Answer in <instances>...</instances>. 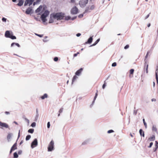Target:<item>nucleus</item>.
<instances>
[{
  "instance_id": "bb28decb",
  "label": "nucleus",
  "mask_w": 158,
  "mask_h": 158,
  "mask_svg": "<svg viewBox=\"0 0 158 158\" xmlns=\"http://www.w3.org/2000/svg\"><path fill=\"white\" fill-rule=\"evenodd\" d=\"M98 90H97V92H96V93L95 94V96L94 97V101L93 102V103H94L95 100V99H96V98L97 97V96H98Z\"/></svg>"
},
{
  "instance_id": "0eeeda50",
  "label": "nucleus",
  "mask_w": 158,
  "mask_h": 158,
  "mask_svg": "<svg viewBox=\"0 0 158 158\" xmlns=\"http://www.w3.org/2000/svg\"><path fill=\"white\" fill-rule=\"evenodd\" d=\"M38 145V141L36 139H34V141L31 143V147L32 148H33L36 147Z\"/></svg>"
},
{
  "instance_id": "1a4fd4ad",
  "label": "nucleus",
  "mask_w": 158,
  "mask_h": 158,
  "mask_svg": "<svg viewBox=\"0 0 158 158\" xmlns=\"http://www.w3.org/2000/svg\"><path fill=\"white\" fill-rule=\"evenodd\" d=\"M43 11V6L41 5L40 6L35 10V12L36 13H40L38 14V15H40V13Z\"/></svg>"
},
{
  "instance_id": "6e6552de",
  "label": "nucleus",
  "mask_w": 158,
  "mask_h": 158,
  "mask_svg": "<svg viewBox=\"0 0 158 158\" xmlns=\"http://www.w3.org/2000/svg\"><path fill=\"white\" fill-rule=\"evenodd\" d=\"M24 4V6H26L28 5L30 6L33 3L35 0H25Z\"/></svg>"
},
{
  "instance_id": "aec40b11",
  "label": "nucleus",
  "mask_w": 158,
  "mask_h": 158,
  "mask_svg": "<svg viewBox=\"0 0 158 158\" xmlns=\"http://www.w3.org/2000/svg\"><path fill=\"white\" fill-rule=\"evenodd\" d=\"M99 41H100V39H98L96 41V42L94 43L93 44H92L91 45H90V47H91V46H94L95 45L97 44V43L99 42Z\"/></svg>"
},
{
  "instance_id": "58836bf2",
  "label": "nucleus",
  "mask_w": 158,
  "mask_h": 158,
  "mask_svg": "<svg viewBox=\"0 0 158 158\" xmlns=\"http://www.w3.org/2000/svg\"><path fill=\"white\" fill-rule=\"evenodd\" d=\"M71 19V17L70 16H68L65 17V19L66 20H68Z\"/></svg>"
},
{
  "instance_id": "338daca9",
  "label": "nucleus",
  "mask_w": 158,
  "mask_h": 158,
  "mask_svg": "<svg viewBox=\"0 0 158 158\" xmlns=\"http://www.w3.org/2000/svg\"><path fill=\"white\" fill-rule=\"evenodd\" d=\"M156 145H158V142H157V141H156Z\"/></svg>"
},
{
  "instance_id": "ea45409f",
  "label": "nucleus",
  "mask_w": 158,
  "mask_h": 158,
  "mask_svg": "<svg viewBox=\"0 0 158 158\" xmlns=\"http://www.w3.org/2000/svg\"><path fill=\"white\" fill-rule=\"evenodd\" d=\"M117 65V64L116 62H114L112 64V66L113 67L116 66Z\"/></svg>"
},
{
  "instance_id": "4c0bfd02",
  "label": "nucleus",
  "mask_w": 158,
  "mask_h": 158,
  "mask_svg": "<svg viewBox=\"0 0 158 158\" xmlns=\"http://www.w3.org/2000/svg\"><path fill=\"white\" fill-rule=\"evenodd\" d=\"M48 36H46L45 37V38L43 40V41L44 42H47L48 41V40H46V39L48 38Z\"/></svg>"
},
{
  "instance_id": "f3484780",
  "label": "nucleus",
  "mask_w": 158,
  "mask_h": 158,
  "mask_svg": "<svg viewBox=\"0 0 158 158\" xmlns=\"http://www.w3.org/2000/svg\"><path fill=\"white\" fill-rule=\"evenodd\" d=\"M139 133L141 136H142L143 137H144V134L142 129H140L139 130Z\"/></svg>"
},
{
  "instance_id": "4d7b16f0",
  "label": "nucleus",
  "mask_w": 158,
  "mask_h": 158,
  "mask_svg": "<svg viewBox=\"0 0 158 158\" xmlns=\"http://www.w3.org/2000/svg\"><path fill=\"white\" fill-rule=\"evenodd\" d=\"M137 111H135V110H134V113H133V114L135 115H136L137 114Z\"/></svg>"
},
{
  "instance_id": "79ce46f5",
  "label": "nucleus",
  "mask_w": 158,
  "mask_h": 158,
  "mask_svg": "<svg viewBox=\"0 0 158 158\" xmlns=\"http://www.w3.org/2000/svg\"><path fill=\"white\" fill-rule=\"evenodd\" d=\"M2 20L3 22H6V19L3 17L2 19Z\"/></svg>"
},
{
  "instance_id": "69168bd1",
  "label": "nucleus",
  "mask_w": 158,
  "mask_h": 158,
  "mask_svg": "<svg viewBox=\"0 0 158 158\" xmlns=\"http://www.w3.org/2000/svg\"><path fill=\"white\" fill-rule=\"evenodd\" d=\"M76 18V17H75L73 18H72L71 19L73 20H74Z\"/></svg>"
},
{
  "instance_id": "7c9ffc66",
  "label": "nucleus",
  "mask_w": 158,
  "mask_h": 158,
  "mask_svg": "<svg viewBox=\"0 0 158 158\" xmlns=\"http://www.w3.org/2000/svg\"><path fill=\"white\" fill-rule=\"evenodd\" d=\"M9 38H10L13 40L15 39H16V37L15 36L13 35L12 34H11L10 36V37H9Z\"/></svg>"
},
{
  "instance_id": "39448f33",
  "label": "nucleus",
  "mask_w": 158,
  "mask_h": 158,
  "mask_svg": "<svg viewBox=\"0 0 158 158\" xmlns=\"http://www.w3.org/2000/svg\"><path fill=\"white\" fill-rule=\"evenodd\" d=\"M87 3V0H81L79 1V4L81 7L83 8L86 6Z\"/></svg>"
},
{
  "instance_id": "4be33fe9",
  "label": "nucleus",
  "mask_w": 158,
  "mask_h": 158,
  "mask_svg": "<svg viewBox=\"0 0 158 158\" xmlns=\"http://www.w3.org/2000/svg\"><path fill=\"white\" fill-rule=\"evenodd\" d=\"M14 45H16L19 47H20V46L19 44L17 43H12L11 44V47H13Z\"/></svg>"
},
{
  "instance_id": "bf43d9fd",
  "label": "nucleus",
  "mask_w": 158,
  "mask_h": 158,
  "mask_svg": "<svg viewBox=\"0 0 158 158\" xmlns=\"http://www.w3.org/2000/svg\"><path fill=\"white\" fill-rule=\"evenodd\" d=\"M151 101L152 102H153V101L155 102L156 101V99L154 98H152V99Z\"/></svg>"
},
{
  "instance_id": "72a5a7b5",
  "label": "nucleus",
  "mask_w": 158,
  "mask_h": 158,
  "mask_svg": "<svg viewBox=\"0 0 158 158\" xmlns=\"http://www.w3.org/2000/svg\"><path fill=\"white\" fill-rule=\"evenodd\" d=\"M31 126L33 127H35L36 126V123L35 122L32 123L31 124Z\"/></svg>"
},
{
  "instance_id": "7ed1b4c3",
  "label": "nucleus",
  "mask_w": 158,
  "mask_h": 158,
  "mask_svg": "<svg viewBox=\"0 0 158 158\" xmlns=\"http://www.w3.org/2000/svg\"><path fill=\"white\" fill-rule=\"evenodd\" d=\"M95 8V6L94 4H91L87 6L83 14L91 12V11L93 10Z\"/></svg>"
},
{
  "instance_id": "5fc2aeb1",
  "label": "nucleus",
  "mask_w": 158,
  "mask_h": 158,
  "mask_svg": "<svg viewBox=\"0 0 158 158\" xmlns=\"http://www.w3.org/2000/svg\"><path fill=\"white\" fill-rule=\"evenodd\" d=\"M79 54V52H78L77 53H75V54H74V55H73V56L74 57H76V56L77 54Z\"/></svg>"
},
{
  "instance_id": "423d86ee",
  "label": "nucleus",
  "mask_w": 158,
  "mask_h": 158,
  "mask_svg": "<svg viewBox=\"0 0 158 158\" xmlns=\"http://www.w3.org/2000/svg\"><path fill=\"white\" fill-rule=\"evenodd\" d=\"M78 12V9L76 6H74L71 10V13L72 14L75 15Z\"/></svg>"
},
{
  "instance_id": "a18cd8bd",
  "label": "nucleus",
  "mask_w": 158,
  "mask_h": 158,
  "mask_svg": "<svg viewBox=\"0 0 158 158\" xmlns=\"http://www.w3.org/2000/svg\"><path fill=\"white\" fill-rule=\"evenodd\" d=\"M153 144V143L152 142H151L150 143L149 146L148 147V148H150L152 147V146Z\"/></svg>"
},
{
  "instance_id": "a878e982",
  "label": "nucleus",
  "mask_w": 158,
  "mask_h": 158,
  "mask_svg": "<svg viewBox=\"0 0 158 158\" xmlns=\"http://www.w3.org/2000/svg\"><path fill=\"white\" fill-rule=\"evenodd\" d=\"M152 130L156 132H157V129L156 127L154 125H153L152 127Z\"/></svg>"
},
{
  "instance_id": "c9c22d12",
  "label": "nucleus",
  "mask_w": 158,
  "mask_h": 158,
  "mask_svg": "<svg viewBox=\"0 0 158 158\" xmlns=\"http://www.w3.org/2000/svg\"><path fill=\"white\" fill-rule=\"evenodd\" d=\"M63 109H64L63 108V107L61 108L60 109V110H59V113H62V112H63Z\"/></svg>"
},
{
  "instance_id": "e2e57ef3",
  "label": "nucleus",
  "mask_w": 158,
  "mask_h": 158,
  "mask_svg": "<svg viewBox=\"0 0 158 158\" xmlns=\"http://www.w3.org/2000/svg\"><path fill=\"white\" fill-rule=\"evenodd\" d=\"M5 113L6 114H10L9 112H7V111L5 112Z\"/></svg>"
},
{
  "instance_id": "c85d7f7f",
  "label": "nucleus",
  "mask_w": 158,
  "mask_h": 158,
  "mask_svg": "<svg viewBox=\"0 0 158 158\" xmlns=\"http://www.w3.org/2000/svg\"><path fill=\"white\" fill-rule=\"evenodd\" d=\"M31 138V136L30 135H28L27 136L26 138V140L27 141L29 140Z\"/></svg>"
},
{
  "instance_id": "a19ab883",
  "label": "nucleus",
  "mask_w": 158,
  "mask_h": 158,
  "mask_svg": "<svg viewBox=\"0 0 158 158\" xmlns=\"http://www.w3.org/2000/svg\"><path fill=\"white\" fill-rule=\"evenodd\" d=\"M114 132V131L112 130H110L108 131L107 132L108 133H110L112 132Z\"/></svg>"
},
{
  "instance_id": "f8f14e48",
  "label": "nucleus",
  "mask_w": 158,
  "mask_h": 158,
  "mask_svg": "<svg viewBox=\"0 0 158 158\" xmlns=\"http://www.w3.org/2000/svg\"><path fill=\"white\" fill-rule=\"evenodd\" d=\"M13 135V134L11 133H8L7 135V138L8 142H9L10 140V139L11 138V137Z\"/></svg>"
},
{
  "instance_id": "680f3d73",
  "label": "nucleus",
  "mask_w": 158,
  "mask_h": 158,
  "mask_svg": "<svg viewBox=\"0 0 158 158\" xmlns=\"http://www.w3.org/2000/svg\"><path fill=\"white\" fill-rule=\"evenodd\" d=\"M71 2L72 3H74L75 2V0H71Z\"/></svg>"
},
{
  "instance_id": "de8ad7c7",
  "label": "nucleus",
  "mask_w": 158,
  "mask_h": 158,
  "mask_svg": "<svg viewBox=\"0 0 158 158\" xmlns=\"http://www.w3.org/2000/svg\"><path fill=\"white\" fill-rule=\"evenodd\" d=\"M148 64H147V66L146 67V72L147 73H148Z\"/></svg>"
},
{
  "instance_id": "9d476101",
  "label": "nucleus",
  "mask_w": 158,
  "mask_h": 158,
  "mask_svg": "<svg viewBox=\"0 0 158 158\" xmlns=\"http://www.w3.org/2000/svg\"><path fill=\"white\" fill-rule=\"evenodd\" d=\"M9 127L8 125L6 123L0 121V127L1 128L3 129L4 127L7 128H8Z\"/></svg>"
},
{
  "instance_id": "cd10ccee",
  "label": "nucleus",
  "mask_w": 158,
  "mask_h": 158,
  "mask_svg": "<svg viewBox=\"0 0 158 158\" xmlns=\"http://www.w3.org/2000/svg\"><path fill=\"white\" fill-rule=\"evenodd\" d=\"M34 131V129H29L28 131V132L29 133H33Z\"/></svg>"
},
{
  "instance_id": "f704fd0d",
  "label": "nucleus",
  "mask_w": 158,
  "mask_h": 158,
  "mask_svg": "<svg viewBox=\"0 0 158 158\" xmlns=\"http://www.w3.org/2000/svg\"><path fill=\"white\" fill-rule=\"evenodd\" d=\"M23 118H24V120H25V121L27 122V123H28V124H29V120L27 119V118H26L25 117H24Z\"/></svg>"
},
{
  "instance_id": "4468645a",
  "label": "nucleus",
  "mask_w": 158,
  "mask_h": 158,
  "mask_svg": "<svg viewBox=\"0 0 158 158\" xmlns=\"http://www.w3.org/2000/svg\"><path fill=\"white\" fill-rule=\"evenodd\" d=\"M92 36L90 37L88 40V41L85 43V44H91L93 40Z\"/></svg>"
},
{
  "instance_id": "13d9d810",
  "label": "nucleus",
  "mask_w": 158,
  "mask_h": 158,
  "mask_svg": "<svg viewBox=\"0 0 158 158\" xmlns=\"http://www.w3.org/2000/svg\"><path fill=\"white\" fill-rule=\"evenodd\" d=\"M81 35V34L80 33H78L77 34L76 36L77 37H79Z\"/></svg>"
},
{
  "instance_id": "0e129e2a",
  "label": "nucleus",
  "mask_w": 158,
  "mask_h": 158,
  "mask_svg": "<svg viewBox=\"0 0 158 158\" xmlns=\"http://www.w3.org/2000/svg\"><path fill=\"white\" fill-rule=\"evenodd\" d=\"M149 14H148L146 17L145 18V19H147L148 18V17H149Z\"/></svg>"
},
{
  "instance_id": "6ab92c4d",
  "label": "nucleus",
  "mask_w": 158,
  "mask_h": 158,
  "mask_svg": "<svg viewBox=\"0 0 158 158\" xmlns=\"http://www.w3.org/2000/svg\"><path fill=\"white\" fill-rule=\"evenodd\" d=\"M148 140L150 141H154L155 140V136L154 135H153L152 137L149 138Z\"/></svg>"
},
{
  "instance_id": "5701e85b",
  "label": "nucleus",
  "mask_w": 158,
  "mask_h": 158,
  "mask_svg": "<svg viewBox=\"0 0 158 158\" xmlns=\"http://www.w3.org/2000/svg\"><path fill=\"white\" fill-rule=\"evenodd\" d=\"M48 97V95L46 94H45L43 96H42L41 97V98L42 99H44L45 98H47Z\"/></svg>"
},
{
  "instance_id": "864d4df0",
  "label": "nucleus",
  "mask_w": 158,
  "mask_h": 158,
  "mask_svg": "<svg viewBox=\"0 0 158 158\" xmlns=\"http://www.w3.org/2000/svg\"><path fill=\"white\" fill-rule=\"evenodd\" d=\"M22 150H20L18 151V154L19 155H20L22 154Z\"/></svg>"
},
{
  "instance_id": "ddd939ff",
  "label": "nucleus",
  "mask_w": 158,
  "mask_h": 158,
  "mask_svg": "<svg viewBox=\"0 0 158 158\" xmlns=\"http://www.w3.org/2000/svg\"><path fill=\"white\" fill-rule=\"evenodd\" d=\"M11 35V34L10 33V31H6L5 33V36L6 37L9 38Z\"/></svg>"
},
{
  "instance_id": "412c9836",
  "label": "nucleus",
  "mask_w": 158,
  "mask_h": 158,
  "mask_svg": "<svg viewBox=\"0 0 158 158\" xmlns=\"http://www.w3.org/2000/svg\"><path fill=\"white\" fill-rule=\"evenodd\" d=\"M23 1H19V2L17 4V5L19 6H21L23 5Z\"/></svg>"
},
{
  "instance_id": "f03ea898",
  "label": "nucleus",
  "mask_w": 158,
  "mask_h": 158,
  "mask_svg": "<svg viewBox=\"0 0 158 158\" xmlns=\"http://www.w3.org/2000/svg\"><path fill=\"white\" fill-rule=\"evenodd\" d=\"M49 13V11L48 10H46L41 15V18L43 23H44L47 21V20L46 18L48 16Z\"/></svg>"
},
{
  "instance_id": "393cba45",
  "label": "nucleus",
  "mask_w": 158,
  "mask_h": 158,
  "mask_svg": "<svg viewBox=\"0 0 158 158\" xmlns=\"http://www.w3.org/2000/svg\"><path fill=\"white\" fill-rule=\"evenodd\" d=\"M41 1V0H36V2H34L33 4V5L35 6L36 4H37L39 3Z\"/></svg>"
},
{
  "instance_id": "6e6d98bb",
  "label": "nucleus",
  "mask_w": 158,
  "mask_h": 158,
  "mask_svg": "<svg viewBox=\"0 0 158 158\" xmlns=\"http://www.w3.org/2000/svg\"><path fill=\"white\" fill-rule=\"evenodd\" d=\"M36 116L37 117H38L39 116V114H38V109H37L36 110Z\"/></svg>"
},
{
  "instance_id": "2f4dec72",
  "label": "nucleus",
  "mask_w": 158,
  "mask_h": 158,
  "mask_svg": "<svg viewBox=\"0 0 158 158\" xmlns=\"http://www.w3.org/2000/svg\"><path fill=\"white\" fill-rule=\"evenodd\" d=\"M143 122L145 127L146 128H147V124L145 122L144 119H143Z\"/></svg>"
},
{
  "instance_id": "c03bdc74",
  "label": "nucleus",
  "mask_w": 158,
  "mask_h": 158,
  "mask_svg": "<svg viewBox=\"0 0 158 158\" xmlns=\"http://www.w3.org/2000/svg\"><path fill=\"white\" fill-rule=\"evenodd\" d=\"M50 126V123L49 122H48L47 123V127L49 128Z\"/></svg>"
},
{
  "instance_id": "b1692460",
  "label": "nucleus",
  "mask_w": 158,
  "mask_h": 158,
  "mask_svg": "<svg viewBox=\"0 0 158 158\" xmlns=\"http://www.w3.org/2000/svg\"><path fill=\"white\" fill-rule=\"evenodd\" d=\"M11 149H14V150L17 149L16 143H15L11 148Z\"/></svg>"
},
{
  "instance_id": "8fccbe9b",
  "label": "nucleus",
  "mask_w": 158,
  "mask_h": 158,
  "mask_svg": "<svg viewBox=\"0 0 158 158\" xmlns=\"http://www.w3.org/2000/svg\"><path fill=\"white\" fill-rule=\"evenodd\" d=\"M150 53V52L149 51H148V52H147V54L145 56V61L146 60V59L147 58V57L148 56V54Z\"/></svg>"
},
{
  "instance_id": "473e14b6",
  "label": "nucleus",
  "mask_w": 158,
  "mask_h": 158,
  "mask_svg": "<svg viewBox=\"0 0 158 158\" xmlns=\"http://www.w3.org/2000/svg\"><path fill=\"white\" fill-rule=\"evenodd\" d=\"M77 78V77L76 75L74 76L72 80V84L73 83V82H74V81L75 80V79Z\"/></svg>"
},
{
  "instance_id": "09e8293b",
  "label": "nucleus",
  "mask_w": 158,
  "mask_h": 158,
  "mask_svg": "<svg viewBox=\"0 0 158 158\" xmlns=\"http://www.w3.org/2000/svg\"><path fill=\"white\" fill-rule=\"evenodd\" d=\"M129 47V45H127L126 46H125L124 48L125 49H127Z\"/></svg>"
},
{
  "instance_id": "e433bc0d",
  "label": "nucleus",
  "mask_w": 158,
  "mask_h": 158,
  "mask_svg": "<svg viewBox=\"0 0 158 158\" xmlns=\"http://www.w3.org/2000/svg\"><path fill=\"white\" fill-rule=\"evenodd\" d=\"M134 72V69H131L130 70V73L131 74H132Z\"/></svg>"
},
{
  "instance_id": "9b49d317",
  "label": "nucleus",
  "mask_w": 158,
  "mask_h": 158,
  "mask_svg": "<svg viewBox=\"0 0 158 158\" xmlns=\"http://www.w3.org/2000/svg\"><path fill=\"white\" fill-rule=\"evenodd\" d=\"M55 19H54V17L52 14H51L50 15V18L49 21V23H52L54 22V20Z\"/></svg>"
},
{
  "instance_id": "603ef678",
  "label": "nucleus",
  "mask_w": 158,
  "mask_h": 158,
  "mask_svg": "<svg viewBox=\"0 0 158 158\" xmlns=\"http://www.w3.org/2000/svg\"><path fill=\"white\" fill-rule=\"evenodd\" d=\"M35 35L40 37H42L43 35H39V34H35Z\"/></svg>"
},
{
  "instance_id": "052dcab7",
  "label": "nucleus",
  "mask_w": 158,
  "mask_h": 158,
  "mask_svg": "<svg viewBox=\"0 0 158 158\" xmlns=\"http://www.w3.org/2000/svg\"><path fill=\"white\" fill-rule=\"evenodd\" d=\"M13 150H14V149H12L11 148L10 152V154L11 153V152H12V151Z\"/></svg>"
},
{
  "instance_id": "a211bd4d",
  "label": "nucleus",
  "mask_w": 158,
  "mask_h": 158,
  "mask_svg": "<svg viewBox=\"0 0 158 158\" xmlns=\"http://www.w3.org/2000/svg\"><path fill=\"white\" fill-rule=\"evenodd\" d=\"M158 73V66H157V68L156 71V79L157 81V83L158 84V77L157 75V73Z\"/></svg>"
},
{
  "instance_id": "c756f323",
  "label": "nucleus",
  "mask_w": 158,
  "mask_h": 158,
  "mask_svg": "<svg viewBox=\"0 0 158 158\" xmlns=\"http://www.w3.org/2000/svg\"><path fill=\"white\" fill-rule=\"evenodd\" d=\"M14 157L15 158H17L18 157V155L16 152L14 153Z\"/></svg>"
},
{
  "instance_id": "20e7f679",
  "label": "nucleus",
  "mask_w": 158,
  "mask_h": 158,
  "mask_svg": "<svg viewBox=\"0 0 158 158\" xmlns=\"http://www.w3.org/2000/svg\"><path fill=\"white\" fill-rule=\"evenodd\" d=\"M54 142L52 140L49 143L48 148V151L51 152L54 150Z\"/></svg>"
},
{
  "instance_id": "2eb2a0df",
  "label": "nucleus",
  "mask_w": 158,
  "mask_h": 158,
  "mask_svg": "<svg viewBox=\"0 0 158 158\" xmlns=\"http://www.w3.org/2000/svg\"><path fill=\"white\" fill-rule=\"evenodd\" d=\"M32 10V9L30 8H28L26 11V13L27 14H29Z\"/></svg>"
},
{
  "instance_id": "dca6fc26",
  "label": "nucleus",
  "mask_w": 158,
  "mask_h": 158,
  "mask_svg": "<svg viewBox=\"0 0 158 158\" xmlns=\"http://www.w3.org/2000/svg\"><path fill=\"white\" fill-rule=\"evenodd\" d=\"M83 70L82 68H81L80 69L77 70L76 73V75H79L80 73H81Z\"/></svg>"
},
{
  "instance_id": "49530a36",
  "label": "nucleus",
  "mask_w": 158,
  "mask_h": 158,
  "mask_svg": "<svg viewBox=\"0 0 158 158\" xmlns=\"http://www.w3.org/2000/svg\"><path fill=\"white\" fill-rule=\"evenodd\" d=\"M58 58L57 57H55L54 59V60L55 61H57L58 60Z\"/></svg>"
},
{
  "instance_id": "f257e3e1",
  "label": "nucleus",
  "mask_w": 158,
  "mask_h": 158,
  "mask_svg": "<svg viewBox=\"0 0 158 158\" xmlns=\"http://www.w3.org/2000/svg\"><path fill=\"white\" fill-rule=\"evenodd\" d=\"M54 19L57 20H61L63 19L64 17V15L62 13H56L52 14Z\"/></svg>"
},
{
  "instance_id": "774afa93",
  "label": "nucleus",
  "mask_w": 158,
  "mask_h": 158,
  "mask_svg": "<svg viewBox=\"0 0 158 158\" xmlns=\"http://www.w3.org/2000/svg\"><path fill=\"white\" fill-rule=\"evenodd\" d=\"M23 143V141H22L20 143V144H21Z\"/></svg>"
},
{
  "instance_id": "3c124183",
  "label": "nucleus",
  "mask_w": 158,
  "mask_h": 158,
  "mask_svg": "<svg viewBox=\"0 0 158 158\" xmlns=\"http://www.w3.org/2000/svg\"><path fill=\"white\" fill-rule=\"evenodd\" d=\"M83 14H80V15L79 16H78V17L79 18H82V17H83Z\"/></svg>"
},
{
  "instance_id": "37998d69",
  "label": "nucleus",
  "mask_w": 158,
  "mask_h": 158,
  "mask_svg": "<svg viewBox=\"0 0 158 158\" xmlns=\"http://www.w3.org/2000/svg\"><path fill=\"white\" fill-rule=\"evenodd\" d=\"M105 82H106V81H104V84L102 85V88L103 89H104L106 86V84H105Z\"/></svg>"
}]
</instances>
